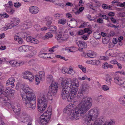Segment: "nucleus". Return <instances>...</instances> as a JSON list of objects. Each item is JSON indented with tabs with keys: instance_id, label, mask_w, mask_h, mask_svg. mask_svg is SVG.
Instances as JSON below:
<instances>
[{
	"instance_id": "13",
	"label": "nucleus",
	"mask_w": 125,
	"mask_h": 125,
	"mask_svg": "<svg viewBox=\"0 0 125 125\" xmlns=\"http://www.w3.org/2000/svg\"><path fill=\"white\" fill-rule=\"evenodd\" d=\"M29 10L31 14H35L39 12V9L36 6H32L29 8Z\"/></svg>"
},
{
	"instance_id": "50",
	"label": "nucleus",
	"mask_w": 125,
	"mask_h": 125,
	"mask_svg": "<svg viewBox=\"0 0 125 125\" xmlns=\"http://www.w3.org/2000/svg\"><path fill=\"white\" fill-rule=\"evenodd\" d=\"M21 5V3L18 2H16L14 3V6L16 8L19 7Z\"/></svg>"
},
{
	"instance_id": "21",
	"label": "nucleus",
	"mask_w": 125,
	"mask_h": 125,
	"mask_svg": "<svg viewBox=\"0 0 125 125\" xmlns=\"http://www.w3.org/2000/svg\"><path fill=\"white\" fill-rule=\"evenodd\" d=\"M26 40L27 42H31L34 44H38L39 42L37 39L33 38L32 37L29 36L26 38Z\"/></svg>"
},
{
	"instance_id": "39",
	"label": "nucleus",
	"mask_w": 125,
	"mask_h": 125,
	"mask_svg": "<svg viewBox=\"0 0 125 125\" xmlns=\"http://www.w3.org/2000/svg\"><path fill=\"white\" fill-rule=\"evenodd\" d=\"M112 81V79L110 77L106 78V83L107 84L110 85L111 84V82Z\"/></svg>"
},
{
	"instance_id": "28",
	"label": "nucleus",
	"mask_w": 125,
	"mask_h": 125,
	"mask_svg": "<svg viewBox=\"0 0 125 125\" xmlns=\"http://www.w3.org/2000/svg\"><path fill=\"white\" fill-rule=\"evenodd\" d=\"M47 80L48 82L49 83L53 82V78L51 74H48L47 75L46 77Z\"/></svg>"
},
{
	"instance_id": "6",
	"label": "nucleus",
	"mask_w": 125,
	"mask_h": 125,
	"mask_svg": "<svg viewBox=\"0 0 125 125\" xmlns=\"http://www.w3.org/2000/svg\"><path fill=\"white\" fill-rule=\"evenodd\" d=\"M100 113L99 109L94 108L90 110L88 112V116L87 121L89 123V125H92L94 122L93 125H102L104 120L102 117H100L96 120Z\"/></svg>"
},
{
	"instance_id": "48",
	"label": "nucleus",
	"mask_w": 125,
	"mask_h": 125,
	"mask_svg": "<svg viewBox=\"0 0 125 125\" xmlns=\"http://www.w3.org/2000/svg\"><path fill=\"white\" fill-rule=\"evenodd\" d=\"M87 18L90 21H94L95 19V18L92 17L90 15H88L87 16Z\"/></svg>"
},
{
	"instance_id": "40",
	"label": "nucleus",
	"mask_w": 125,
	"mask_h": 125,
	"mask_svg": "<svg viewBox=\"0 0 125 125\" xmlns=\"http://www.w3.org/2000/svg\"><path fill=\"white\" fill-rule=\"evenodd\" d=\"M124 98L125 99V95L121 97L119 99V101L120 103L122 104L125 105V102L123 100Z\"/></svg>"
},
{
	"instance_id": "57",
	"label": "nucleus",
	"mask_w": 125,
	"mask_h": 125,
	"mask_svg": "<svg viewBox=\"0 0 125 125\" xmlns=\"http://www.w3.org/2000/svg\"><path fill=\"white\" fill-rule=\"evenodd\" d=\"M62 14H59L58 13H56L54 14V17L58 19L59 18L60 16Z\"/></svg>"
},
{
	"instance_id": "25",
	"label": "nucleus",
	"mask_w": 125,
	"mask_h": 125,
	"mask_svg": "<svg viewBox=\"0 0 125 125\" xmlns=\"http://www.w3.org/2000/svg\"><path fill=\"white\" fill-rule=\"evenodd\" d=\"M102 67L104 69H112L113 68V65L111 64H109L108 63L106 62H105L103 64Z\"/></svg>"
},
{
	"instance_id": "43",
	"label": "nucleus",
	"mask_w": 125,
	"mask_h": 125,
	"mask_svg": "<svg viewBox=\"0 0 125 125\" xmlns=\"http://www.w3.org/2000/svg\"><path fill=\"white\" fill-rule=\"evenodd\" d=\"M68 35L67 34H63V36H62V40H63V41L66 40L68 38Z\"/></svg>"
},
{
	"instance_id": "56",
	"label": "nucleus",
	"mask_w": 125,
	"mask_h": 125,
	"mask_svg": "<svg viewBox=\"0 0 125 125\" xmlns=\"http://www.w3.org/2000/svg\"><path fill=\"white\" fill-rule=\"evenodd\" d=\"M1 17H3V18L4 17L5 18H7L9 16V15L6 13H4L3 14H1Z\"/></svg>"
},
{
	"instance_id": "3",
	"label": "nucleus",
	"mask_w": 125,
	"mask_h": 125,
	"mask_svg": "<svg viewBox=\"0 0 125 125\" xmlns=\"http://www.w3.org/2000/svg\"><path fill=\"white\" fill-rule=\"evenodd\" d=\"M0 105H4L9 108H12L15 114L17 115L16 117L17 119L22 122L25 123L28 122L27 125H31V119L26 113L23 112L20 117L18 116L20 114L21 110L19 104H18L14 106H12L10 99L5 96L0 98Z\"/></svg>"
},
{
	"instance_id": "2",
	"label": "nucleus",
	"mask_w": 125,
	"mask_h": 125,
	"mask_svg": "<svg viewBox=\"0 0 125 125\" xmlns=\"http://www.w3.org/2000/svg\"><path fill=\"white\" fill-rule=\"evenodd\" d=\"M79 82L76 78H74L73 82L71 78H67L61 83L62 89L61 95L63 99H66L68 93L70 90L67 98L69 102H73V103L77 102L76 95L78 91Z\"/></svg>"
},
{
	"instance_id": "38",
	"label": "nucleus",
	"mask_w": 125,
	"mask_h": 125,
	"mask_svg": "<svg viewBox=\"0 0 125 125\" xmlns=\"http://www.w3.org/2000/svg\"><path fill=\"white\" fill-rule=\"evenodd\" d=\"M50 30L52 31H54L55 33H56L57 32V27L55 26H51L49 28Z\"/></svg>"
},
{
	"instance_id": "47",
	"label": "nucleus",
	"mask_w": 125,
	"mask_h": 125,
	"mask_svg": "<svg viewBox=\"0 0 125 125\" xmlns=\"http://www.w3.org/2000/svg\"><path fill=\"white\" fill-rule=\"evenodd\" d=\"M69 68H62V72L63 73H67L68 74Z\"/></svg>"
},
{
	"instance_id": "61",
	"label": "nucleus",
	"mask_w": 125,
	"mask_h": 125,
	"mask_svg": "<svg viewBox=\"0 0 125 125\" xmlns=\"http://www.w3.org/2000/svg\"><path fill=\"white\" fill-rule=\"evenodd\" d=\"M34 28L37 30H39L40 29V26L38 24H36L34 25Z\"/></svg>"
},
{
	"instance_id": "58",
	"label": "nucleus",
	"mask_w": 125,
	"mask_h": 125,
	"mask_svg": "<svg viewBox=\"0 0 125 125\" xmlns=\"http://www.w3.org/2000/svg\"><path fill=\"white\" fill-rule=\"evenodd\" d=\"M103 97V96L102 95H100L99 96H98L97 97V99H96V101L97 102H100L101 99Z\"/></svg>"
},
{
	"instance_id": "53",
	"label": "nucleus",
	"mask_w": 125,
	"mask_h": 125,
	"mask_svg": "<svg viewBox=\"0 0 125 125\" xmlns=\"http://www.w3.org/2000/svg\"><path fill=\"white\" fill-rule=\"evenodd\" d=\"M102 42L103 43L106 44L109 41L107 39H106V38L104 37L102 39Z\"/></svg>"
},
{
	"instance_id": "1",
	"label": "nucleus",
	"mask_w": 125,
	"mask_h": 125,
	"mask_svg": "<svg viewBox=\"0 0 125 125\" xmlns=\"http://www.w3.org/2000/svg\"><path fill=\"white\" fill-rule=\"evenodd\" d=\"M93 103L92 98L89 97H83V99L76 108V104H70L66 107L63 111L64 113L70 114L69 118L71 120L75 119H79L92 106Z\"/></svg>"
},
{
	"instance_id": "55",
	"label": "nucleus",
	"mask_w": 125,
	"mask_h": 125,
	"mask_svg": "<svg viewBox=\"0 0 125 125\" xmlns=\"http://www.w3.org/2000/svg\"><path fill=\"white\" fill-rule=\"evenodd\" d=\"M120 86L125 88V79H123V82L121 83Z\"/></svg>"
},
{
	"instance_id": "14",
	"label": "nucleus",
	"mask_w": 125,
	"mask_h": 125,
	"mask_svg": "<svg viewBox=\"0 0 125 125\" xmlns=\"http://www.w3.org/2000/svg\"><path fill=\"white\" fill-rule=\"evenodd\" d=\"M105 54L107 56L115 57L119 56V53L117 52H114L113 50L112 49H110L106 51L105 52Z\"/></svg>"
},
{
	"instance_id": "34",
	"label": "nucleus",
	"mask_w": 125,
	"mask_h": 125,
	"mask_svg": "<svg viewBox=\"0 0 125 125\" xmlns=\"http://www.w3.org/2000/svg\"><path fill=\"white\" fill-rule=\"evenodd\" d=\"M46 19L47 21V25L48 26H49L52 23V18L51 17H47Z\"/></svg>"
},
{
	"instance_id": "9",
	"label": "nucleus",
	"mask_w": 125,
	"mask_h": 125,
	"mask_svg": "<svg viewBox=\"0 0 125 125\" xmlns=\"http://www.w3.org/2000/svg\"><path fill=\"white\" fill-rule=\"evenodd\" d=\"M15 92V90L11 89L10 88V87H7L5 88L4 90L3 89L2 94L6 95V96H6H12L14 94ZM4 96H1L0 97V98L4 97Z\"/></svg>"
},
{
	"instance_id": "59",
	"label": "nucleus",
	"mask_w": 125,
	"mask_h": 125,
	"mask_svg": "<svg viewBox=\"0 0 125 125\" xmlns=\"http://www.w3.org/2000/svg\"><path fill=\"white\" fill-rule=\"evenodd\" d=\"M4 88L2 84H0V94H2Z\"/></svg>"
},
{
	"instance_id": "8",
	"label": "nucleus",
	"mask_w": 125,
	"mask_h": 125,
	"mask_svg": "<svg viewBox=\"0 0 125 125\" xmlns=\"http://www.w3.org/2000/svg\"><path fill=\"white\" fill-rule=\"evenodd\" d=\"M58 83L57 82H52L49 86V91L52 94L54 95L58 89Z\"/></svg>"
},
{
	"instance_id": "45",
	"label": "nucleus",
	"mask_w": 125,
	"mask_h": 125,
	"mask_svg": "<svg viewBox=\"0 0 125 125\" xmlns=\"http://www.w3.org/2000/svg\"><path fill=\"white\" fill-rule=\"evenodd\" d=\"M102 89L103 90L106 91L109 90V88L106 85H103L102 86Z\"/></svg>"
},
{
	"instance_id": "20",
	"label": "nucleus",
	"mask_w": 125,
	"mask_h": 125,
	"mask_svg": "<svg viewBox=\"0 0 125 125\" xmlns=\"http://www.w3.org/2000/svg\"><path fill=\"white\" fill-rule=\"evenodd\" d=\"M15 82V79L13 77H11L9 78L7 81L6 84V85L8 86L9 85H11V87L13 88L14 86V83Z\"/></svg>"
},
{
	"instance_id": "15",
	"label": "nucleus",
	"mask_w": 125,
	"mask_h": 125,
	"mask_svg": "<svg viewBox=\"0 0 125 125\" xmlns=\"http://www.w3.org/2000/svg\"><path fill=\"white\" fill-rule=\"evenodd\" d=\"M84 32L88 33V35L92 33V31L90 28H85L84 29V31L82 30L78 31V34L79 35H82L83 34Z\"/></svg>"
},
{
	"instance_id": "12",
	"label": "nucleus",
	"mask_w": 125,
	"mask_h": 125,
	"mask_svg": "<svg viewBox=\"0 0 125 125\" xmlns=\"http://www.w3.org/2000/svg\"><path fill=\"white\" fill-rule=\"evenodd\" d=\"M83 56L86 58L88 57L93 58L95 57L96 55L95 53L93 51L89 50L88 51L85 53H83Z\"/></svg>"
},
{
	"instance_id": "54",
	"label": "nucleus",
	"mask_w": 125,
	"mask_h": 125,
	"mask_svg": "<svg viewBox=\"0 0 125 125\" xmlns=\"http://www.w3.org/2000/svg\"><path fill=\"white\" fill-rule=\"evenodd\" d=\"M110 62L111 63L113 64L114 65L117 64L118 62L115 59L112 60Z\"/></svg>"
},
{
	"instance_id": "18",
	"label": "nucleus",
	"mask_w": 125,
	"mask_h": 125,
	"mask_svg": "<svg viewBox=\"0 0 125 125\" xmlns=\"http://www.w3.org/2000/svg\"><path fill=\"white\" fill-rule=\"evenodd\" d=\"M49 109L48 108L47 110L42 115L44 116L46 118H47L50 120L52 115V111L51 109Z\"/></svg>"
},
{
	"instance_id": "44",
	"label": "nucleus",
	"mask_w": 125,
	"mask_h": 125,
	"mask_svg": "<svg viewBox=\"0 0 125 125\" xmlns=\"http://www.w3.org/2000/svg\"><path fill=\"white\" fill-rule=\"evenodd\" d=\"M10 64L13 67H16V60H13L9 62Z\"/></svg>"
},
{
	"instance_id": "7",
	"label": "nucleus",
	"mask_w": 125,
	"mask_h": 125,
	"mask_svg": "<svg viewBox=\"0 0 125 125\" xmlns=\"http://www.w3.org/2000/svg\"><path fill=\"white\" fill-rule=\"evenodd\" d=\"M39 75H36L35 76V84L36 85L39 84L41 80L43 81L45 78V73L43 71H40L39 73Z\"/></svg>"
},
{
	"instance_id": "30",
	"label": "nucleus",
	"mask_w": 125,
	"mask_h": 125,
	"mask_svg": "<svg viewBox=\"0 0 125 125\" xmlns=\"http://www.w3.org/2000/svg\"><path fill=\"white\" fill-rule=\"evenodd\" d=\"M75 73V72L71 66H70L69 68L68 74L71 75H73Z\"/></svg>"
},
{
	"instance_id": "46",
	"label": "nucleus",
	"mask_w": 125,
	"mask_h": 125,
	"mask_svg": "<svg viewBox=\"0 0 125 125\" xmlns=\"http://www.w3.org/2000/svg\"><path fill=\"white\" fill-rule=\"evenodd\" d=\"M8 29H11L14 26L12 22L6 24Z\"/></svg>"
},
{
	"instance_id": "42",
	"label": "nucleus",
	"mask_w": 125,
	"mask_h": 125,
	"mask_svg": "<svg viewBox=\"0 0 125 125\" xmlns=\"http://www.w3.org/2000/svg\"><path fill=\"white\" fill-rule=\"evenodd\" d=\"M58 45H55L52 47V48L49 49V51L51 52H53L56 50V48L58 47Z\"/></svg>"
},
{
	"instance_id": "16",
	"label": "nucleus",
	"mask_w": 125,
	"mask_h": 125,
	"mask_svg": "<svg viewBox=\"0 0 125 125\" xmlns=\"http://www.w3.org/2000/svg\"><path fill=\"white\" fill-rule=\"evenodd\" d=\"M39 120L40 123L43 125H46L47 124L50 120L42 115L40 117Z\"/></svg>"
},
{
	"instance_id": "32",
	"label": "nucleus",
	"mask_w": 125,
	"mask_h": 125,
	"mask_svg": "<svg viewBox=\"0 0 125 125\" xmlns=\"http://www.w3.org/2000/svg\"><path fill=\"white\" fill-rule=\"evenodd\" d=\"M24 64V62L22 60H16V67L21 66L23 65Z\"/></svg>"
},
{
	"instance_id": "51",
	"label": "nucleus",
	"mask_w": 125,
	"mask_h": 125,
	"mask_svg": "<svg viewBox=\"0 0 125 125\" xmlns=\"http://www.w3.org/2000/svg\"><path fill=\"white\" fill-rule=\"evenodd\" d=\"M106 25L109 27H113L115 28H117V26L111 23H107L106 24Z\"/></svg>"
},
{
	"instance_id": "63",
	"label": "nucleus",
	"mask_w": 125,
	"mask_h": 125,
	"mask_svg": "<svg viewBox=\"0 0 125 125\" xmlns=\"http://www.w3.org/2000/svg\"><path fill=\"white\" fill-rule=\"evenodd\" d=\"M116 64L117 65V67L118 69L121 70L122 69V65L120 63L118 62Z\"/></svg>"
},
{
	"instance_id": "52",
	"label": "nucleus",
	"mask_w": 125,
	"mask_h": 125,
	"mask_svg": "<svg viewBox=\"0 0 125 125\" xmlns=\"http://www.w3.org/2000/svg\"><path fill=\"white\" fill-rule=\"evenodd\" d=\"M56 39L59 42H63V40H62V37H61L60 35H58L56 37Z\"/></svg>"
},
{
	"instance_id": "24",
	"label": "nucleus",
	"mask_w": 125,
	"mask_h": 125,
	"mask_svg": "<svg viewBox=\"0 0 125 125\" xmlns=\"http://www.w3.org/2000/svg\"><path fill=\"white\" fill-rule=\"evenodd\" d=\"M22 26L23 29H26L30 28L31 26V24L30 23L26 22L22 24Z\"/></svg>"
},
{
	"instance_id": "22",
	"label": "nucleus",
	"mask_w": 125,
	"mask_h": 125,
	"mask_svg": "<svg viewBox=\"0 0 125 125\" xmlns=\"http://www.w3.org/2000/svg\"><path fill=\"white\" fill-rule=\"evenodd\" d=\"M10 21L12 23L14 26H15L19 24L20 22V20L18 18L14 17L11 19Z\"/></svg>"
},
{
	"instance_id": "41",
	"label": "nucleus",
	"mask_w": 125,
	"mask_h": 125,
	"mask_svg": "<svg viewBox=\"0 0 125 125\" xmlns=\"http://www.w3.org/2000/svg\"><path fill=\"white\" fill-rule=\"evenodd\" d=\"M69 22L74 26H76L77 24L76 21L74 19L71 20Z\"/></svg>"
},
{
	"instance_id": "33",
	"label": "nucleus",
	"mask_w": 125,
	"mask_h": 125,
	"mask_svg": "<svg viewBox=\"0 0 125 125\" xmlns=\"http://www.w3.org/2000/svg\"><path fill=\"white\" fill-rule=\"evenodd\" d=\"M77 79L78 80H86L88 81H90L91 80L90 78H88L87 76L86 75L83 76L82 78L80 77H78Z\"/></svg>"
},
{
	"instance_id": "5",
	"label": "nucleus",
	"mask_w": 125,
	"mask_h": 125,
	"mask_svg": "<svg viewBox=\"0 0 125 125\" xmlns=\"http://www.w3.org/2000/svg\"><path fill=\"white\" fill-rule=\"evenodd\" d=\"M51 95H48V93L47 91L43 92L41 93L38 96L37 106L39 111L43 113L47 107L48 101L50 100L52 101Z\"/></svg>"
},
{
	"instance_id": "19",
	"label": "nucleus",
	"mask_w": 125,
	"mask_h": 125,
	"mask_svg": "<svg viewBox=\"0 0 125 125\" xmlns=\"http://www.w3.org/2000/svg\"><path fill=\"white\" fill-rule=\"evenodd\" d=\"M76 43L78 47L81 49H83L87 47L86 43L82 41H76Z\"/></svg>"
},
{
	"instance_id": "37",
	"label": "nucleus",
	"mask_w": 125,
	"mask_h": 125,
	"mask_svg": "<svg viewBox=\"0 0 125 125\" xmlns=\"http://www.w3.org/2000/svg\"><path fill=\"white\" fill-rule=\"evenodd\" d=\"M66 50L68 52H73L75 51V47H71L68 48Z\"/></svg>"
},
{
	"instance_id": "27",
	"label": "nucleus",
	"mask_w": 125,
	"mask_h": 125,
	"mask_svg": "<svg viewBox=\"0 0 125 125\" xmlns=\"http://www.w3.org/2000/svg\"><path fill=\"white\" fill-rule=\"evenodd\" d=\"M67 22L66 19L64 18H61L58 21V23L59 24L64 25Z\"/></svg>"
},
{
	"instance_id": "64",
	"label": "nucleus",
	"mask_w": 125,
	"mask_h": 125,
	"mask_svg": "<svg viewBox=\"0 0 125 125\" xmlns=\"http://www.w3.org/2000/svg\"><path fill=\"white\" fill-rule=\"evenodd\" d=\"M119 6L121 7H123L125 6V2H124L123 3H118Z\"/></svg>"
},
{
	"instance_id": "17",
	"label": "nucleus",
	"mask_w": 125,
	"mask_h": 125,
	"mask_svg": "<svg viewBox=\"0 0 125 125\" xmlns=\"http://www.w3.org/2000/svg\"><path fill=\"white\" fill-rule=\"evenodd\" d=\"M123 79L119 76H116L114 77V82L116 84L120 86Z\"/></svg>"
},
{
	"instance_id": "31",
	"label": "nucleus",
	"mask_w": 125,
	"mask_h": 125,
	"mask_svg": "<svg viewBox=\"0 0 125 125\" xmlns=\"http://www.w3.org/2000/svg\"><path fill=\"white\" fill-rule=\"evenodd\" d=\"M118 59L121 61H125V54L122 53H120L119 54Z\"/></svg>"
},
{
	"instance_id": "23",
	"label": "nucleus",
	"mask_w": 125,
	"mask_h": 125,
	"mask_svg": "<svg viewBox=\"0 0 125 125\" xmlns=\"http://www.w3.org/2000/svg\"><path fill=\"white\" fill-rule=\"evenodd\" d=\"M104 119V121L103 122L102 125H115V121L113 119L110 120L108 121H106L105 123L103 117H102Z\"/></svg>"
},
{
	"instance_id": "11",
	"label": "nucleus",
	"mask_w": 125,
	"mask_h": 125,
	"mask_svg": "<svg viewBox=\"0 0 125 125\" xmlns=\"http://www.w3.org/2000/svg\"><path fill=\"white\" fill-rule=\"evenodd\" d=\"M34 48L32 46L28 45H24L20 47L19 48V50L20 52H26L28 51L32 50Z\"/></svg>"
},
{
	"instance_id": "49",
	"label": "nucleus",
	"mask_w": 125,
	"mask_h": 125,
	"mask_svg": "<svg viewBox=\"0 0 125 125\" xmlns=\"http://www.w3.org/2000/svg\"><path fill=\"white\" fill-rule=\"evenodd\" d=\"M55 57L57 58H60L63 59L66 61H67L68 60L67 59H65L64 57L62 56H61L59 55H55Z\"/></svg>"
},
{
	"instance_id": "62",
	"label": "nucleus",
	"mask_w": 125,
	"mask_h": 125,
	"mask_svg": "<svg viewBox=\"0 0 125 125\" xmlns=\"http://www.w3.org/2000/svg\"><path fill=\"white\" fill-rule=\"evenodd\" d=\"M118 42V40L115 38H114L113 40V42L114 44H116Z\"/></svg>"
},
{
	"instance_id": "60",
	"label": "nucleus",
	"mask_w": 125,
	"mask_h": 125,
	"mask_svg": "<svg viewBox=\"0 0 125 125\" xmlns=\"http://www.w3.org/2000/svg\"><path fill=\"white\" fill-rule=\"evenodd\" d=\"M86 35H83L82 36H81V38L82 39H83L84 40H86L88 39V36Z\"/></svg>"
},
{
	"instance_id": "36",
	"label": "nucleus",
	"mask_w": 125,
	"mask_h": 125,
	"mask_svg": "<svg viewBox=\"0 0 125 125\" xmlns=\"http://www.w3.org/2000/svg\"><path fill=\"white\" fill-rule=\"evenodd\" d=\"M36 50H34L31 52L30 54L27 55L26 56L28 57L31 58L35 55L36 53Z\"/></svg>"
},
{
	"instance_id": "10",
	"label": "nucleus",
	"mask_w": 125,
	"mask_h": 125,
	"mask_svg": "<svg viewBox=\"0 0 125 125\" xmlns=\"http://www.w3.org/2000/svg\"><path fill=\"white\" fill-rule=\"evenodd\" d=\"M23 76L24 79L28 80L30 82L33 81L34 78L32 73L28 71L23 73Z\"/></svg>"
},
{
	"instance_id": "29",
	"label": "nucleus",
	"mask_w": 125,
	"mask_h": 125,
	"mask_svg": "<svg viewBox=\"0 0 125 125\" xmlns=\"http://www.w3.org/2000/svg\"><path fill=\"white\" fill-rule=\"evenodd\" d=\"M86 86L84 85L82 87V91L81 92L80 91H79L78 93V95L79 97L81 98L83 96V94L82 93V91H84L86 89Z\"/></svg>"
},
{
	"instance_id": "4",
	"label": "nucleus",
	"mask_w": 125,
	"mask_h": 125,
	"mask_svg": "<svg viewBox=\"0 0 125 125\" xmlns=\"http://www.w3.org/2000/svg\"><path fill=\"white\" fill-rule=\"evenodd\" d=\"M21 87L20 94L23 101L26 104H28L30 110L34 109L36 106V99L34 92L28 86L22 85Z\"/></svg>"
},
{
	"instance_id": "26",
	"label": "nucleus",
	"mask_w": 125,
	"mask_h": 125,
	"mask_svg": "<svg viewBox=\"0 0 125 125\" xmlns=\"http://www.w3.org/2000/svg\"><path fill=\"white\" fill-rule=\"evenodd\" d=\"M52 33L51 32H48L42 37V38L44 40H45L52 37Z\"/></svg>"
},
{
	"instance_id": "35",
	"label": "nucleus",
	"mask_w": 125,
	"mask_h": 125,
	"mask_svg": "<svg viewBox=\"0 0 125 125\" xmlns=\"http://www.w3.org/2000/svg\"><path fill=\"white\" fill-rule=\"evenodd\" d=\"M94 37L96 39H99L101 37V35L98 32H95L93 34Z\"/></svg>"
}]
</instances>
